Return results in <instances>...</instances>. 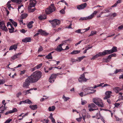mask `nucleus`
<instances>
[{"label": "nucleus", "mask_w": 123, "mask_h": 123, "mask_svg": "<svg viewBox=\"0 0 123 123\" xmlns=\"http://www.w3.org/2000/svg\"><path fill=\"white\" fill-rule=\"evenodd\" d=\"M86 111L85 109H83L82 111V114H84V115L85 114L86 115Z\"/></svg>", "instance_id": "62"}, {"label": "nucleus", "mask_w": 123, "mask_h": 123, "mask_svg": "<svg viewBox=\"0 0 123 123\" xmlns=\"http://www.w3.org/2000/svg\"><path fill=\"white\" fill-rule=\"evenodd\" d=\"M60 12L61 13L63 14L65 12V11H64V10L63 9H62L61 11H60Z\"/></svg>", "instance_id": "64"}, {"label": "nucleus", "mask_w": 123, "mask_h": 123, "mask_svg": "<svg viewBox=\"0 0 123 123\" xmlns=\"http://www.w3.org/2000/svg\"><path fill=\"white\" fill-rule=\"evenodd\" d=\"M22 94L21 92H19L17 93L16 94V97L17 98H19Z\"/></svg>", "instance_id": "48"}, {"label": "nucleus", "mask_w": 123, "mask_h": 123, "mask_svg": "<svg viewBox=\"0 0 123 123\" xmlns=\"http://www.w3.org/2000/svg\"><path fill=\"white\" fill-rule=\"evenodd\" d=\"M82 118H83V120H84V121L85 122V119L86 117V115H85V114L84 115V114H82Z\"/></svg>", "instance_id": "51"}, {"label": "nucleus", "mask_w": 123, "mask_h": 123, "mask_svg": "<svg viewBox=\"0 0 123 123\" xmlns=\"http://www.w3.org/2000/svg\"><path fill=\"white\" fill-rule=\"evenodd\" d=\"M49 22L52 25V27L53 28H55L56 26L59 25L61 23L60 20L56 19H55L52 20H49Z\"/></svg>", "instance_id": "3"}, {"label": "nucleus", "mask_w": 123, "mask_h": 123, "mask_svg": "<svg viewBox=\"0 0 123 123\" xmlns=\"http://www.w3.org/2000/svg\"><path fill=\"white\" fill-rule=\"evenodd\" d=\"M27 31H25V29H22L20 30V31L21 32H22L23 33H25Z\"/></svg>", "instance_id": "56"}, {"label": "nucleus", "mask_w": 123, "mask_h": 123, "mask_svg": "<svg viewBox=\"0 0 123 123\" xmlns=\"http://www.w3.org/2000/svg\"><path fill=\"white\" fill-rule=\"evenodd\" d=\"M8 29L9 31V32L12 33H13L14 31V28L12 26H11L10 27L8 28Z\"/></svg>", "instance_id": "23"}, {"label": "nucleus", "mask_w": 123, "mask_h": 123, "mask_svg": "<svg viewBox=\"0 0 123 123\" xmlns=\"http://www.w3.org/2000/svg\"><path fill=\"white\" fill-rule=\"evenodd\" d=\"M1 28L3 30L5 31H7V29L5 26V25H4V26L2 27Z\"/></svg>", "instance_id": "36"}, {"label": "nucleus", "mask_w": 123, "mask_h": 123, "mask_svg": "<svg viewBox=\"0 0 123 123\" xmlns=\"http://www.w3.org/2000/svg\"><path fill=\"white\" fill-rule=\"evenodd\" d=\"M81 29H79L77 30H76L75 31V32L78 33H80L81 34H82L83 33V32H81Z\"/></svg>", "instance_id": "44"}, {"label": "nucleus", "mask_w": 123, "mask_h": 123, "mask_svg": "<svg viewBox=\"0 0 123 123\" xmlns=\"http://www.w3.org/2000/svg\"><path fill=\"white\" fill-rule=\"evenodd\" d=\"M9 20L12 24L14 25V26L16 27L17 26V24L16 22H14L13 20L11 19H9Z\"/></svg>", "instance_id": "25"}, {"label": "nucleus", "mask_w": 123, "mask_h": 123, "mask_svg": "<svg viewBox=\"0 0 123 123\" xmlns=\"http://www.w3.org/2000/svg\"><path fill=\"white\" fill-rule=\"evenodd\" d=\"M82 118V117L81 116L80 117L76 118V120L78 122H80L81 121Z\"/></svg>", "instance_id": "47"}, {"label": "nucleus", "mask_w": 123, "mask_h": 123, "mask_svg": "<svg viewBox=\"0 0 123 123\" xmlns=\"http://www.w3.org/2000/svg\"><path fill=\"white\" fill-rule=\"evenodd\" d=\"M45 58L48 59H52L53 57L52 54L51 53H49L48 55L46 56Z\"/></svg>", "instance_id": "24"}, {"label": "nucleus", "mask_w": 123, "mask_h": 123, "mask_svg": "<svg viewBox=\"0 0 123 123\" xmlns=\"http://www.w3.org/2000/svg\"><path fill=\"white\" fill-rule=\"evenodd\" d=\"M117 47H113L112 49L110 50H106L107 55L111 54L114 52L117 51Z\"/></svg>", "instance_id": "7"}, {"label": "nucleus", "mask_w": 123, "mask_h": 123, "mask_svg": "<svg viewBox=\"0 0 123 123\" xmlns=\"http://www.w3.org/2000/svg\"><path fill=\"white\" fill-rule=\"evenodd\" d=\"M96 105L93 103H92L88 105V107L89 108L95 107Z\"/></svg>", "instance_id": "33"}, {"label": "nucleus", "mask_w": 123, "mask_h": 123, "mask_svg": "<svg viewBox=\"0 0 123 123\" xmlns=\"http://www.w3.org/2000/svg\"><path fill=\"white\" fill-rule=\"evenodd\" d=\"M50 116L49 117L51 119L52 122L53 123H55V120L54 119L53 117L52 114H51L50 115Z\"/></svg>", "instance_id": "26"}, {"label": "nucleus", "mask_w": 123, "mask_h": 123, "mask_svg": "<svg viewBox=\"0 0 123 123\" xmlns=\"http://www.w3.org/2000/svg\"><path fill=\"white\" fill-rule=\"evenodd\" d=\"M120 104L119 103H116L115 104V107H117L120 105Z\"/></svg>", "instance_id": "61"}, {"label": "nucleus", "mask_w": 123, "mask_h": 123, "mask_svg": "<svg viewBox=\"0 0 123 123\" xmlns=\"http://www.w3.org/2000/svg\"><path fill=\"white\" fill-rule=\"evenodd\" d=\"M113 89L114 91L116 93H118L121 90V88L117 86L114 87Z\"/></svg>", "instance_id": "13"}, {"label": "nucleus", "mask_w": 123, "mask_h": 123, "mask_svg": "<svg viewBox=\"0 0 123 123\" xmlns=\"http://www.w3.org/2000/svg\"><path fill=\"white\" fill-rule=\"evenodd\" d=\"M4 82L5 81L3 80H0V85L4 83Z\"/></svg>", "instance_id": "59"}, {"label": "nucleus", "mask_w": 123, "mask_h": 123, "mask_svg": "<svg viewBox=\"0 0 123 123\" xmlns=\"http://www.w3.org/2000/svg\"><path fill=\"white\" fill-rule=\"evenodd\" d=\"M87 5L86 3L82 4L80 5H78L77 6V8L79 10H80L84 9Z\"/></svg>", "instance_id": "9"}, {"label": "nucleus", "mask_w": 123, "mask_h": 123, "mask_svg": "<svg viewBox=\"0 0 123 123\" xmlns=\"http://www.w3.org/2000/svg\"><path fill=\"white\" fill-rule=\"evenodd\" d=\"M42 72L38 71L33 72L32 74L26 79L23 84V87L27 88L30 85V83L37 82L42 76Z\"/></svg>", "instance_id": "1"}, {"label": "nucleus", "mask_w": 123, "mask_h": 123, "mask_svg": "<svg viewBox=\"0 0 123 123\" xmlns=\"http://www.w3.org/2000/svg\"><path fill=\"white\" fill-rule=\"evenodd\" d=\"M55 109V107L54 106H52L49 107L48 108V110L49 111H53Z\"/></svg>", "instance_id": "22"}, {"label": "nucleus", "mask_w": 123, "mask_h": 123, "mask_svg": "<svg viewBox=\"0 0 123 123\" xmlns=\"http://www.w3.org/2000/svg\"><path fill=\"white\" fill-rule=\"evenodd\" d=\"M35 8H32V9L31 8L30 9V12H33L35 11Z\"/></svg>", "instance_id": "63"}, {"label": "nucleus", "mask_w": 123, "mask_h": 123, "mask_svg": "<svg viewBox=\"0 0 123 123\" xmlns=\"http://www.w3.org/2000/svg\"><path fill=\"white\" fill-rule=\"evenodd\" d=\"M33 23V21H31L29 22L27 25L28 28L30 29L32 27V24Z\"/></svg>", "instance_id": "21"}, {"label": "nucleus", "mask_w": 123, "mask_h": 123, "mask_svg": "<svg viewBox=\"0 0 123 123\" xmlns=\"http://www.w3.org/2000/svg\"><path fill=\"white\" fill-rule=\"evenodd\" d=\"M80 51V50H74L71 52L70 54L72 55H75L79 53Z\"/></svg>", "instance_id": "18"}, {"label": "nucleus", "mask_w": 123, "mask_h": 123, "mask_svg": "<svg viewBox=\"0 0 123 123\" xmlns=\"http://www.w3.org/2000/svg\"><path fill=\"white\" fill-rule=\"evenodd\" d=\"M42 63H40V64H39L37 65L36 67V69H38L39 68H41L42 66Z\"/></svg>", "instance_id": "39"}, {"label": "nucleus", "mask_w": 123, "mask_h": 123, "mask_svg": "<svg viewBox=\"0 0 123 123\" xmlns=\"http://www.w3.org/2000/svg\"><path fill=\"white\" fill-rule=\"evenodd\" d=\"M61 74L60 73H57L56 74H53L51 75L50 76L52 77V79L55 80L57 76Z\"/></svg>", "instance_id": "19"}, {"label": "nucleus", "mask_w": 123, "mask_h": 123, "mask_svg": "<svg viewBox=\"0 0 123 123\" xmlns=\"http://www.w3.org/2000/svg\"><path fill=\"white\" fill-rule=\"evenodd\" d=\"M98 110V108H97L96 109H93L92 108H89V111H93L95 110Z\"/></svg>", "instance_id": "54"}, {"label": "nucleus", "mask_w": 123, "mask_h": 123, "mask_svg": "<svg viewBox=\"0 0 123 123\" xmlns=\"http://www.w3.org/2000/svg\"><path fill=\"white\" fill-rule=\"evenodd\" d=\"M96 31H92L89 36H93L94 35L96 34Z\"/></svg>", "instance_id": "35"}, {"label": "nucleus", "mask_w": 123, "mask_h": 123, "mask_svg": "<svg viewBox=\"0 0 123 123\" xmlns=\"http://www.w3.org/2000/svg\"><path fill=\"white\" fill-rule=\"evenodd\" d=\"M11 111L12 113L15 112H17L18 111L17 109L16 108H13L12 110Z\"/></svg>", "instance_id": "42"}, {"label": "nucleus", "mask_w": 123, "mask_h": 123, "mask_svg": "<svg viewBox=\"0 0 123 123\" xmlns=\"http://www.w3.org/2000/svg\"><path fill=\"white\" fill-rule=\"evenodd\" d=\"M123 28V25H122L119 26L118 28V29L119 30H122Z\"/></svg>", "instance_id": "57"}, {"label": "nucleus", "mask_w": 123, "mask_h": 123, "mask_svg": "<svg viewBox=\"0 0 123 123\" xmlns=\"http://www.w3.org/2000/svg\"><path fill=\"white\" fill-rule=\"evenodd\" d=\"M70 60L73 63L74 62L77 61H78V60L75 59L73 58H71L70 59Z\"/></svg>", "instance_id": "41"}, {"label": "nucleus", "mask_w": 123, "mask_h": 123, "mask_svg": "<svg viewBox=\"0 0 123 123\" xmlns=\"http://www.w3.org/2000/svg\"><path fill=\"white\" fill-rule=\"evenodd\" d=\"M6 103H5L4 104V106H2L0 107V113H3L4 111L5 110L7 107H5Z\"/></svg>", "instance_id": "14"}, {"label": "nucleus", "mask_w": 123, "mask_h": 123, "mask_svg": "<svg viewBox=\"0 0 123 123\" xmlns=\"http://www.w3.org/2000/svg\"><path fill=\"white\" fill-rule=\"evenodd\" d=\"M7 26L8 27H9L11 26H12V25L10 22H8L7 23Z\"/></svg>", "instance_id": "53"}, {"label": "nucleus", "mask_w": 123, "mask_h": 123, "mask_svg": "<svg viewBox=\"0 0 123 123\" xmlns=\"http://www.w3.org/2000/svg\"><path fill=\"white\" fill-rule=\"evenodd\" d=\"M30 90H27L24 91L23 92V94L25 95H26L30 93L29 92Z\"/></svg>", "instance_id": "34"}, {"label": "nucleus", "mask_w": 123, "mask_h": 123, "mask_svg": "<svg viewBox=\"0 0 123 123\" xmlns=\"http://www.w3.org/2000/svg\"><path fill=\"white\" fill-rule=\"evenodd\" d=\"M63 44H61L58 46L56 49V50L59 52L61 51L62 50H63L62 47V46L63 45Z\"/></svg>", "instance_id": "16"}, {"label": "nucleus", "mask_w": 123, "mask_h": 123, "mask_svg": "<svg viewBox=\"0 0 123 123\" xmlns=\"http://www.w3.org/2000/svg\"><path fill=\"white\" fill-rule=\"evenodd\" d=\"M112 93V92L111 91H107L105 93L106 96L104 98V99H106L109 98L111 96V94Z\"/></svg>", "instance_id": "8"}, {"label": "nucleus", "mask_w": 123, "mask_h": 123, "mask_svg": "<svg viewBox=\"0 0 123 123\" xmlns=\"http://www.w3.org/2000/svg\"><path fill=\"white\" fill-rule=\"evenodd\" d=\"M89 88V89L90 90H91L92 91H93V92H90V93H94L96 91V90H94L93 89V87H90Z\"/></svg>", "instance_id": "40"}, {"label": "nucleus", "mask_w": 123, "mask_h": 123, "mask_svg": "<svg viewBox=\"0 0 123 123\" xmlns=\"http://www.w3.org/2000/svg\"><path fill=\"white\" fill-rule=\"evenodd\" d=\"M17 48V45L16 44H14L11 46L9 49V50H12L14 49L15 51L16 50Z\"/></svg>", "instance_id": "15"}, {"label": "nucleus", "mask_w": 123, "mask_h": 123, "mask_svg": "<svg viewBox=\"0 0 123 123\" xmlns=\"http://www.w3.org/2000/svg\"><path fill=\"white\" fill-rule=\"evenodd\" d=\"M11 2V1H8L7 3V6L8 8L10 9V8L11 7V5L10 3Z\"/></svg>", "instance_id": "43"}, {"label": "nucleus", "mask_w": 123, "mask_h": 123, "mask_svg": "<svg viewBox=\"0 0 123 123\" xmlns=\"http://www.w3.org/2000/svg\"><path fill=\"white\" fill-rule=\"evenodd\" d=\"M25 101H20L19 102V103L18 104H19V105H21L22 104H25Z\"/></svg>", "instance_id": "60"}, {"label": "nucleus", "mask_w": 123, "mask_h": 123, "mask_svg": "<svg viewBox=\"0 0 123 123\" xmlns=\"http://www.w3.org/2000/svg\"><path fill=\"white\" fill-rule=\"evenodd\" d=\"M30 2L28 7L31 8L34 7L36 3V0H30Z\"/></svg>", "instance_id": "10"}, {"label": "nucleus", "mask_w": 123, "mask_h": 123, "mask_svg": "<svg viewBox=\"0 0 123 123\" xmlns=\"http://www.w3.org/2000/svg\"><path fill=\"white\" fill-rule=\"evenodd\" d=\"M97 11H94L90 15L86 17L87 20H90L93 18L98 13Z\"/></svg>", "instance_id": "11"}, {"label": "nucleus", "mask_w": 123, "mask_h": 123, "mask_svg": "<svg viewBox=\"0 0 123 123\" xmlns=\"http://www.w3.org/2000/svg\"><path fill=\"white\" fill-rule=\"evenodd\" d=\"M25 103L31 104L32 103V102L29 99H27L25 100Z\"/></svg>", "instance_id": "32"}, {"label": "nucleus", "mask_w": 123, "mask_h": 123, "mask_svg": "<svg viewBox=\"0 0 123 123\" xmlns=\"http://www.w3.org/2000/svg\"><path fill=\"white\" fill-rule=\"evenodd\" d=\"M55 80L52 79V77L51 76L50 77L49 79V82L50 83H53V82Z\"/></svg>", "instance_id": "37"}, {"label": "nucleus", "mask_w": 123, "mask_h": 123, "mask_svg": "<svg viewBox=\"0 0 123 123\" xmlns=\"http://www.w3.org/2000/svg\"><path fill=\"white\" fill-rule=\"evenodd\" d=\"M93 102L99 107H103L104 106L101 99L98 98H95L93 99Z\"/></svg>", "instance_id": "2"}, {"label": "nucleus", "mask_w": 123, "mask_h": 123, "mask_svg": "<svg viewBox=\"0 0 123 123\" xmlns=\"http://www.w3.org/2000/svg\"><path fill=\"white\" fill-rule=\"evenodd\" d=\"M18 58V55L16 54H15L13 56H12L11 57V60H14L15 59H16Z\"/></svg>", "instance_id": "30"}, {"label": "nucleus", "mask_w": 123, "mask_h": 123, "mask_svg": "<svg viewBox=\"0 0 123 123\" xmlns=\"http://www.w3.org/2000/svg\"><path fill=\"white\" fill-rule=\"evenodd\" d=\"M78 59V62H80V61L81 60H82L83 59V57H82L81 56L79 57H78L77 58Z\"/></svg>", "instance_id": "52"}, {"label": "nucleus", "mask_w": 123, "mask_h": 123, "mask_svg": "<svg viewBox=\"0 0 123 123\" xmlns=\"http://www.w3.org/2000/svg\"><path fill=\"white\" fill-rule=\"evenodd\" d=\"M90 27H88L87 28L85 29H83V30H85V31H84L83 32H85L87 31H88L90 29Z\"/></svg>", "instance_id": "55"}, {"label": "nucleus", "mask_w": 123, "mask_h": 123, "mask_svg": "<svg viewBox=\"0 0 123 123\" xmlns=\"http://www.w3.org/2000/svg\"><path fill=\"white\" fill-rule=\"evenodd\" d=\"M107 55L106 50H104L102 52H99L98 54L95 55L91 58V60H94L96 58H98L99 57L102 56Z\"/></svg>", "instance_id": "4"}, {"label": "nucleus", "mask_w": 123, "mask_h": 123, "mask_svg": "<svg viewBox=\"0 0 123 123\" xmlns=\"http://www.w3.org/2000/svg\"><path fill=\"white\" fill-rule=\"evenodd\" d=\"M31 39L30 37H26L22 40V42L25 43L31 42Z\"/></svg>", "instance_id": "17"}, {"label": "nucleus", "mask_w": 123, "mask_h": 123, "mask_svg": "<svg viewBox=\"0 0 123 123\" xmlns=\"http://www.w3.org/2000/svg\"><path fill=\"white\" fill-rule=\"evenodd\" d=\"M12 120L11 119H9L7 120L4 123H9L12 121Z\"/></svg>", "instance_id": "49"}, {"label": "nucleus", "mask_w": 123, "mask_h": 123, "mask_svg": "<svg viewBox=\"0 0 123 123\" xmlns=\"http://www.w3.org/2000/svg\"><path fill=\"white\" fill-rule=\"evenodd\" d=\"M43 50V49L42 47L41 46H40V47L38 48V52H39L42 51Z\"/></svg>", "instance_id": "46"}, {"label": "nucleus", "mask_w": 123, "mask_h": 123, "mask_svg": "<svg viewBox=\"0 0 123 123\" xmlns=\"http://www.w3.org/2000/svg\"><path fill=\"white\" fill-rule=\"evenodd\" d=\"M4 25H5V24L4 21L1 20L0 19V28H1L3 26H4Z\"/></svg>", "instance_id": "28"}, {"label": "nucleus", "mask_w": 123, "mask_h": 123, "mask_svg": "<svg viewBox=\"0 0 123 123\" xmlns=\"http://www.w3.org/2000/svg\"><path fill=\"white\" fill-rule=\"evenodd\" d=\"M38 32H40L42 35H47L49 34L48 33L46 32L45 31H43L42 29L38 30Z\"/></svg>", "instance_id": "12"}, {"label": "nucleus", "mask_w": 123, "mask_h": 123, "mask_svg": "<svg viewBox=\"0 0 123 123\" xmlns=\"http://www.w3.org/2000/svg\"><path fill=\"white\" fill-rule=\"evenodd\" d=\"M38 18L40 20H42L45 19L46 18V17L44 16L41 15L39 16Z\"/></svg>", "instance_id": "27"}, {"label": "nucleus", "mask_w": 123, "mask_h": 123, "mask_svg": "<svg viewBox=\"0 0 123 123\" xmlns=\"http://www.w3.org/2000/svg\"><path fill=\"white\" fill-rule=\"evenodd\" d=\"M88 80V79H86L85 77L84 74L81 75L78 79L79 82H82L83 81H86Z\"/></svg>", "instance_id": "6"}, {"label": "nucleus", "mask_w": 123, "mask_h": 123, "mask_svg": "<svg viewBox=\"0 0 123 123\" xmlns=\"http://www.w3.org/2000/svg\"><path fill=\"white\" fill-rule=\"evenodd\" d=\"M62 98L65 101H67L68 100L70 99L69 98L66 97L64 95L62 97Z\"/></svg>", "instance_id": "31"}, {"label": "nucleus", "mask_w": 123, "mask_h": 123, "mask_svg": "<svg viewBox=\"0 0 123 123\" xmlns=\"http://www.w3.org/2000/svg\"><path fill=\"white\" fill-rule=\"evenodd\" d=\"M122 69H116L115 71L114 72V73L115 74H116L119 72H122Z\"/></svg>", "instance_id": "38"}, {"label": "nucleus", "mask_w": 123, "mask_h": 123, "mask_svg": "<svg viewBox=\"0 0 123 123\" xmlns=\"http://www.w3.org/2000/svg\"><path fill=\"white\" fill-rule=\"evenodd\" d=\"M55 8L53 5H51L45 11L46 14H49L55 11Z\"/></svg>", "instance_id": "5"}, {"label": "nucleus", "mask_w": 123, "mask_h": 123, "mask_svg": "<svg viewBox=\"0 0 123 123\" xmlns=\"http://www.w3.org/2000/svg\"><path fill=\"white\" fill-rule=\"evenodd\" d=\"M29 107L32 110H35L37 109V105H30L29 106Z\"/></svg>", "instance_id": "20"}, {"label": "nucleus", "mask_w": 123, "mask_h": 123, "mask_svg": "<svg viewBox=\"0 0 123 123\" xmlns=\"http://www.w3.org/2000/svg\"><path fill=\"white\" fill-rule=\"evenodd\" d=\"M81 104L83 105L87 103V102L86 100H82V98H81Z\"/></svg>", "instance_id": "45"}, {"label": "nucleus", "mask_w": 123, "mask_h": 123, "mask_svg": "<svg viewBox=\"0 0 123 123\" xmlns=\"http://www.w3.org/2000/svg\"><path fill=\"white\" fill-rule=\"evenodd\" d=\"M11 111H11V110L9 111H8L5 113V114L6 115H7L9 114L12 113Z\"/></svg>", "instance_id": "58"}, {"label": "nucleus", "mask_w": 123, "mask_h": 123, "mask_svg": "<svg viewBox=\"0 0 123 123\" xmlns=\"http://www.w3.org/2000/svg\"><path fill=\"white\" fill-rule=\"evenodd\" d=\"M28 16L27 13H24L21 15V18L22 19L25 18H26Z\"/></svg>", "instance_id": "29"}, {"label": "nucleus", "mask_w": 123, "mask_h": 123, "mask_svg": "<svg viewBox=\"0 0 123 123\" xmlns=\"http://www.w3.org/2000/svg\"><path fill=\"white\" fill-rule=\"evenodd\" d=\"M79 20H87V18H86V17L81 18Z\"/></svg>", "instance_id": "50"}]
</instances>
